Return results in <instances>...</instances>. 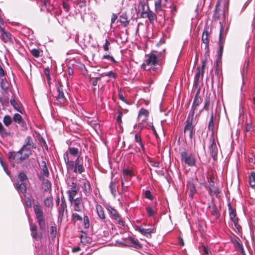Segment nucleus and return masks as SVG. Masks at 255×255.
<instances>
[{"label":"nucleus","mask_w":255,"mask_h":255,"mask_svg":"<svg viewBox=\"0 0 255 255\" xmlns=\"http://www.w3.org/2000/svg\"><path fill=\"white\" fill-rule=\"evenodd\" d=\"M31 53L35 57H38L40 56V51L37 49H33L31 50Z\"/></svg>","instance_id":"obj_59"},{"label":"nucleus","mask_w":255,"mask_h":255,"mask_svg":"<svg viewBox=\"0 0 255 255\" xmlns=\"http://www.w3.org/2000/svg\"><path fill=\"white\" fill-rule=\"evenodd\" d=\"M27 179L26 175L23 172H20L18 175V181H20L22 183L23 181H26Z\"/></svg>","instance_id":"obj_43"},{"label":"nucleus","mask_w":255,"mask_h":255,"mask_svg":"<svg viewBox=\"0 0 255 255\" xmlns=\"http://www.w3.org/2000/svg\"><path fill=\"white\" fill-rule=\"evenodd\" d=\"M68 151L70 155L73 157L78 156L80 155V152L78 148L69 147Z\"/></svg>","instance_id":"obj_32"},{"label":"nucleus","mask_w":255,"mask_h":255,"mask_svg":"<svg viewBox=\"0 0 255 255\" xmlns=\"http://www.w3.org/2000/svg\"><path fill=\"white\" fill-rule=\"evenodd\" d=\"M89 124L95 130H97L100 128V125L98 123H92V121H88Z\"/></svg>","instance_id":"obj_56"},{"label":"nucleus","mask_w":255,"mask_h":255,"mask_svg":"<svg viewBox=\"0 0 255 255\" xmlns=\"http://www.w3.org/2000/svg\"><path fill=\"white\" fill-rule=\"evenodd\" d=\"M206 187L208 189L209 194L211 196L215 195L217 197L218 194H219L220 193V190L217 187H213V188H211V187Z\"/></svg>","instance_id":"obj_30"},{"label":"nucleus","mask_w":255,"mask_h":255,"mask_svg":"<svg viewBox=\"0 0 255 255\" xmlns=\"http://www.w3.org/2000/svg\"><path fill=\"white\" fill-rule=\"evenodd\" d=\"M103 59H106L111 60L113 63H116V61L115 58L112 56L108 54L104 55L103 57Z\"/></svg>","instance_id":"obj_62"},{"label":"nucleus","mask_w":255,"mask_h":255,"mask_svg":"<svg viewBox=\"0 0 255 255\" xmlns=\"http://www.w3.org/2000/svg\"><path fill=\"white\" fill-rule=\"evenodd\" d=\"M54 97L59 104L62 105L65 103L66 99L64 96L62 85H59L57 87L56 91L54 93Z\"/></svg>","instance_id":"obj_9"},{"label":"nucleus","mask_w":255,"mask_h":255,"mask_svg":"<svg viewBox=\"0 0 255 255\" xmlns=\"http://www.w3.org/2000/svg\"><path fill=\"white\" fill-rule=\"evenodd\" d=\"M9 132H6L2 126V124L0 122V134L2 136L10 135Z\"/></svg>","instance_id":"obj_45"},{"label":"nucleus","mask_w":255,"mask_h":255,"mask_svg":"<svg viewBox=\"0 0 255 255\" xmlns=\"http://www.w3.org/2000/svg\"><path fill=\"white\" fill-rule=\"evenodd\" d=\"M96 209L99 217L103 221L105 220L106 219V216L104 213V209L102 206L99 204L96 205Z\"/></svg>","instance_id":"obj_26"},{"label":"nucleus","mask_w":255,"mask_h":255,"mask_svg":"<svg viewBox=\"0 0 255 255\" xmlns=\"http://www.w3.org/2000/svg\"><path fill=\"white\" fill-rule=\"evenodd\" d=\"M209 106H210V98L209 97H206L205 101V104L204 106V109L206 110V111H208L209 109Z\"/></svg>","instance_id":"obj_57"},{"label":"nucleus","mask_w":255,"mask_h":255,"mask_svg":"<svg viewBox=\"0 0 255 255\" xmlns=\"http://www.w3.org/2000/svg\"><path fill=\"white\" fill-rule=\"evenodd\" d=\"M154 5L156 12H158L162 11L161 0H155Z\"/></svg>","instance_id":"obj_40"},{"label":"nucleus","mask_w":255,"mask_h":255,"mask_svg":"<svg viewBox=\"0 0 255 255\" xmlns=\"http://www.w3.org/2000/svg\"><path fill=\"white\" fill-rule=\"evenodd\" d=\"M170 13L172 15V16H174L176 14V13L177 12V6L176 5L172 4L170 7Z\"/></svg>","instance_id":"obj_55"},{"label":"nucleus","mask_w":255,"mask_h":255,"mask_svg":"<svg viewBox=\"0 0 255 255\" xmlns=\"http://www.w3.org/2000/svg\"><path fill=\"white\" fill-rule=\"evenodd\" d=\"M7 156L8 159L11 163V165L13 167L14 166V161L20 163L26 159L20 149L17 152L9 151L8 153Z\"/></svg>","instance_id":"obj_6"},{"label":"nucleus","mask_w":255,"mask_h":255,"mask_svg":"<svg viewBox=\"0 0 255 255\" xmlns=\"http://www.w3.org/2000/svg\"><path fill=\"white\" fill-rule=\"evenodd\" d=\"M211 213L212 214L214 215L216 219H218L219 218L220 214L217 212V211L214 207L212 208Z\"/></svg>","instance_id":"obj_64"},{"label":"nucleus","mask_w":255,"mask_h":255,"mask_svg":"<svg viewBox=\"0 0 255 255\" xmlns=\"http://www.w3.org/2000/svg\"><path fill=\"white\" fill-rule=\"evenodd\" d=\"M136 230L138 231L142 235L147 238L151 237V234L154 233L156 232L155 228L144 229L140 226L137 227Z\"/></svg>","instance_id":"obj_17"},{"label":"nucleus","mask_w":255,"mask_h":255,"mask_svg":"<svg viewBox=\"0 0 255 255\" xmlns=\"http://www.w3.org/2000/svg\"><path fill=\"white\" fill-rule=\"evenodd\" d=\"M123 172L124 175L129 176V177L134 176L132 171L129 169H123Z\"/></svg>","instance_id":"obj_52"},{"label":"nucleus","mask_w":255,"mask_h":255,"mask_svg":"<svg viewBox=\"0 0 255 255\" xmlns=\"http://www.w3.org/2000/svg\"><path fill=\"white\" fill-rule=\"evenodd\" d=\"M31 235L32 237V238L36 241H39L42 238L41 234H38L37 233V231H31Z\"/></svg>","instance_id":"obj_46"},{"label":"nucleus","mask_w":255,"mask_h":255,"mask_svg":"<svg viewBox=\"0 0 255 255\" xmlns=\"http://www.w3.org/2000/svg\"><path fill=\"white\" fill-rule=\"evenodd\" d=\"M80 187L83 194L86 197L90 196L92 192V188L90 182L87 179L83 180L81 182Z\"/></svg>","instance_id":"obj_12"},{"label":"nucleus","mask_w":255,"mask_h":255,"mask_svg":"<svg viewBox=\"0 0 255 255\" xmlns=\"http://www.w3.org/2000/svg\"><path fill=\"white\" fill-rule=\"evenodd\" d=\"M72 220L73 221L76 222L78 221H82V217L80 215H79L78 214L76 213H73L72 214Z\"/></svg>","instance_id":"obj_50"},{"label":"nucleus","mask_w":255,"mask_h":255,"mask_svg":"<svg viewBox=\"0 0 255 255\" xmlns=\"http://www.w3.org/2000/svg\"><path fill=\"white\" fill-rule=\"evenodd\" d=\"M63 158L68 170L73 171L76 174H82L85 171L82 157L79 155L75 161H70L69 153L66 152L63 154Z\"/></svg>","instance_id":"obj_2"},{"label":"nucleus","mask_w":255,"mask_h":255,"mask_svg":"<svg viewBox=\"0 0 255 255\" xmlns=\"http://www.w3.org/2000/svg\"><path fill=\"white\" fill-rule=\"evenodd\" d=\"M220 0H218L216 4V7L214 10L213 16L216 19H223L225 18V12L226 10H228L229 6V3H225V1L222 0L220 2Z\"/></svg>","instance_id":"obj_4"},{"label":"nucleus","mask_w":255,"mask_h":255,"mask_svg":"<svg viewBox=\"0 0 255 255\" xmlns=\"http://www.w3.org/2000/svg\"><path fill=\"white\" fill-rule=\"evenodd\" d=\"M0 31L1 32L0 36L1 39L4 42L9 41L11 39V34L9 32L5 31L1 26H0Z\"/></svg>","instance_id":"obj_20"},{"label":"nucleus","mask_w":255,"mask_h":255,"mask_svg":"<svg viewBox=\"0 0 255 255\" xmlns=\"http://www.w3.org/2000/svg\"><path fill=\"white\" fill-rule=\"evenodd\" d=\"M145 197L150 201H152L153 199V197L152 195L151 192L148 190H146L145 192Z\"/></svg>","instance_id":"obj_58"},{"label":"nucleus","mask_w":255,"mask_h":255,"mask_svg":"<svg viewBox=\"0 0 255 255\" xmlns=\"http://www.w3.org/2000/svg\"><path fill=\"white\" fill-rule=\"evenodd\" d=\"M202 99L201 96H199L198 93L195 96L194 99L192 104L191 108V112L190 113H193V115L197 110V107L202 103Z\"/></svg>","instance_id":"obj_18"},{"label":"nucleus","mask_w":255,"mask_h":255,"mask_svg":"<svg viewBox=\"0 0 255 255\" xmlns=\"http://www.w3.org/2000/svg\"><path fill=\"white\" fill-rule=\"evenodd\" d=\"M146 6H148L147 4L146 1L143 0L142 1H140V2H139L138 4V12H140V11H141V12L146 11Z\"/></svg>","instance_id":"obj_34"},{"label":"nucleus","mask_w":255,"mask_h":255,"mask_svg":"<svg viewBox=\"0 0 255 255\" xmlns=\"http://www.w3.org/2000/svg\"><path fill=\"white\" fill-rule=\"evenodd\" d=\"M118 116L117 118V122L118 123V124L119 125H121V124L122 123V118L123 116V113L122 112L120 111H118Z\"/></svg>","instance_id":"obj_54"},{"label":"nucleus","mask_w":255,"mask_h":255,"mask_svg":"<svg viewBox=\"0 0 255 255\" xmlns=\"http://www.w3.org/2000/svg\"><path fill=\"white\" fill-rule=\"evenodd\" d=\"M189 195L192 198L196 192V188L194 184L193 183H190L189 184Z\"/></svg>","instance_id":"obj_47"},{"label":"nucleus","mask_w":255,"mask_h":255,"mask_svg":"<svg viewBox=\"0 0 255 255\" xmlns=\"http://www.w3.org/2000/svg\"><path fill=\"white\" fill-rule=\"evenodd\" d=\"M110 45V43L109 41L107 39L105 41V43L103 45V49L105 51H107L109 50V46Z\"/></svg>","instance_id":"obj_63"},{"label":"nucleus","mask_w":255,"mask_h":255,"mask_svg":"<svg viewBox=\"0 0 255 255\" xmlns=\"http://www.w3.org/2000/svg\"><path fill=\"white\" fill-rule=\"evenodd\" d=\"M220 31L219 35V50L218 53V57L217 60V62H218L219 61H220L222 58V54L223 52V48H224V40L223 38V31H224V27L223 25V23L220 21Z\"/></svg>","instance_id":"obj_11"},{"label":"nucleus","mask_w":255,"mask_h":255,"mask_svg":"<svg viewBox=\"0 0 255 255\" xmlns=\"http://www.w3.org/2000/svg\"><path fill=\"white\" fill-rule=\"evenodd\" d=\"M214 128V116L212 113L211 115L210 121L209 122L208 128L210 130H213Z\"/></svg>","instance_id":"obj_53"},{"label":"nucleus","mask_w":255,"mask_h":255,"mask_svg":"<svg viewBox=\"0 0 255 255\" xmlns=\"http://www.w3.org/2000/svg\"><path fill=\"white\" fill-rule=\"evenodd\" d=\"M78 191H74L71 190H68L67 191V194L68 195V200L73 201V199H74L75 196L78 193Z\"/></svg>","instance_id":"obj_36"},{"label":"nucleus","mask_w":255,"mask_h":255,"mask_svg":"<svg viewBox=\"0 0 255 255\" xmlns=\"http://www.w3.org/2000/svg\"><path fill=\"white\" fill-rule=\"evenodd\" d=\"M210 145L209 148V151L214 160H215L217 154L218 149L215 143L214 137L213 136L210 137Z\"/></svg>","instance_id":"obj_15"},{"label":"nucleus","mask_w":255,"mask_h":255,"mask_svg":"<svg viewBox=\"0 0 255 255\" xmlns=\"http://www.w3.org/2000/svg\"><path fill=\"white\" fill-rule=\"evenodd\" d=\"M13 121L23 129L26 128V124L22 117L19 114H15L13 117Z\"/></svg>","instance_id":"obj_19"},{"label":"nucleus","mask_w":255,"mask_h":255,"mask_svg":"<svg viewBox=\"0 0 255 255\" xmlns=\"http://www.w3.org/2000/svg\"><path fill=\"white\" fill-rule=\"evenodd\" d=\"M106 208L110 217L113 220H114L116 223L120 226H124V222L122 219L118 211L115 208L110 206H108Z\"/></svg>","instance_id":"obj_7"},{"label":"nucleus","mask_w":255,"mask_h":255,"mask_svg":"<svg viewBox=\"0 0 255 255\" xmlns=\"http://www.w3.org/2000/svg\"><path fill=\"white\" fill-rule=\"evenodd\" d=\"M42 181V188L44 191H48L51 190V185L50 181L46 179L45 178L42 180H40Z\"/></svg>","instance_id":"obj_27"},{"label":"nucleus","mask_w":255,"mask_h":255,"mask_svg":"<svg viewBox=\"0 0 255 255\" xmlns=\"http://www.w3.org/2000/svg\"><path fill=\"white\" fill-rule=\"evenodd\" d=\"M203 109L199 111L198 114H196L195 119L194 118L193 113H190L186 119V125L184 127V133H188L189 138L191 139L195 133V126L197 123L196 118L199 117Z\"/></svg>","instance_id":"obj_3"},{"label":"nucleus","mask_w":255,"mask_h":255,"mask_svg":"<svg viewBox=\"0 0 255 255\" xmlns=\"http://www.w3.org/2000/svg\"><path fill=\"white\" fill-rule=\"evenodd\" d=\"M68 190L79 191V188L76 183L72 182Z\"/></svg>","instance_id":"obj_60"},{"label":"nucleus","mask_w":255,"mask_h":255,"mask_svg":"<svg viewBox=\"0 0 255 255\" xmlns=\"http://www.w3.org/2000/svg\"><path fill=\"white\" fill-rule=\"evenodd\" d=\"M67 212V206H60L59 209V218H62L64 212Z\"/></svg>","instance_id":"obj_49"},{"label":"nucleus","mask_w":255,"mask_h":255,"mask_svg":"<svg viewBox=\"0 0 255 255\" xmlns=\"http://www.w3.org/2000/svg\"><path fill=\"white\" fill-rule=\"evenodd\" d=\"M18 192L20 194H24L26 192V186L23 183H19V181L16 184H14Z\"/></svg>","instance_id":"obj_25"},{"label":"nucleus","mask_w":255,"mask_h":255,"mask_svg":"<svg viewBox=\"0 0 255 255\" xmlns=\"http://www.w3.org/2000/svg\"><path fill=\"white\" fill-rule=\"evenodd\" d=\"M23 145H26V146H29V147L31 148H35L36 147V146L33 144L31 140V138L29 136L26 137V138H25V143Z\"/></svg>","instance_id":"obj_37"},{"label":"nucleus","mask_w":255,"mask_h":255,"mask_svg":"<svg viewBox=\"0 0 255 255\" xmlns=\"http://www.w3.org/2000/svg\"><path fill=\"white\" fill-rule=\"evenodd\" d=\"M148 112L147 110L142 108L139 112L138 120L141 122L146 120L148 117Z\"/></svg>","instance_id":"obj_21"},{"label":"nucleus","mask_w":255,"mask_h":255,"mask_svg":"<svg viewBox=\"0 0 255 255\" xmlns=\"http://www.w3.org/2000/svg\"><path fill=\"white\" fill-rule=\"evenodd\" d=\"M180 156L182 163H184L191 167L195 165L196 158L194 154L189 153L186 151H183L180 153Z\"/></svg>","instance_id":"obj_5"},{"label":"nucleus","mask_w":255,"mask_h":255,"mask_svg":"<svg viewBox=\"0 0 255 255\" xmlns=\"http://www.w3.org/2000/svg\"><path fill=\"white\" fill-rule=\"evenodd\" d=\"M41 167V171L39 174V179L42 180L43 178L45 177H48L49 176V172L48 170L46 163L45 160L41 161V164L40 165Z\"/></svg>","instance_id":"obj_16"},{"label":"nucleus","mask_w":255,"mask_h":255,"mask_svg":"<svg viewBox=\"0 0 255 255\" xmlns=\"http://www.w3.org/2000/svg\"><path fill=\"white\" fill-rule=\"evenodd\" d=\"M165 57V50L160 52L152 51L147 55L142 64L143 69L149 72L145 78V82L149 87L154 83L155 77L161 73L162 65Z\"/></svg>","instance_id":"obj_1"},{"label":"nucleus","mask_w":255,"mask_h":255,"mask_svg":"<svg viewBox=\"0 0 255 255\" xmlns=\"http://www.w3.org/2000/svg\"><path fill=\"white\" fill-rule=\"evenodd\" d=\"M50 234L52 239H55L57 234V228L55 226H51L50 229Z\"/></svg>","instance_id":"obj_42"},{"label":"nucleus","mask_w":255,"mask_h":255,"mask_svg":"<svg viewBox=\"0 0 255 255\" xmlns=\"http://www.w3.org/2000/svg\"><path fill=\"white\" fill-rule=\"evenodd\" d=\"M208 28H205L202 34V40L205 44V49H208L209 48V40L208 39Z\"/></svg>","instance_id":"obj_23"},{"label":"nucleus","mask_w":255,"mask_h":255,"mask_svg":"<svg viewBox=\"0 0 255 255\" xmlns=\"http://www.w3.org/2000/svg\"><path fill=\"white\" fill-rule=\"evenodd\" d=\"M44 205L47 208H52L53 206V198L52 196L47 197L44 201Z\"/></svg>","instance_id":"obj_35"},{"label":"nucleus","mask_w":255,"mask_h":255,"mask_svg":"<svg viewBox=\"0 0 255 255\" xmlns=\"http://www.w3.org/2000/svg\"><path fill=\"white\" fill-rule=\"evenodd\" d=\"M31 147L26 146V145H23L20 150L22 152V154L26 159L31 154Z\"/></svg>","instance_id":"obj_31"},{"label":"nucleus","mask_w":255,"mask_h":255,"mask_svg":"<svg viewBox=\"0 0 255 255\" xmlns=\"http://www.w3.org/2000/svg\"><path fill=\"white\" fill-rule=\"evenodd\" d=\"M229 216L231 220L234 223L235 227L238 225V219L236 218V213L232 210L231 206L229 204Z\"/></svg>","instance_id":"obj_24"},{"label":"nucleus","mask_w":255,"mask_h":255,"mask_svg":"<svg viewBox=\"0 0 255 255\" xmlns=\"http://www.w3.org/2000/svg\"><path fill=\"white\" fill-rule=\"evenodd\" d=\"M129 241H130V243L132 244V246L134 248L137 249H139L142 248L141 245L140 244L138 241L136 239H134L132 237H129Z\"/></svg>","instance_id":"obj_33"},{"label":"nucleus","mask_w":255,"mask_h":255,"mask_svg":"<svg viewBox=\"0 0 255 255\" xmlns=\"http://www.w3.org/2000/svg\"><path fill=\"white\" fill-rule=\"evenodd\" d=\"M206 61L207 59L206 58L202 59L201 66L198 67L197 68V72L194 78V82L196 85L198 84L200 77L202 78L203 77L205 68L206 66Z\"/></svg>","instance_id":"obj_10"},{"label":"nucleus","mask_w":255,"mask_h":255,"mask_svg":"<svg viewBox=\"0 0 255 255\" xmlns=\"http://www.w3.org/2000/svg\"><path fill=\"white\" fill-rule=\"evenodd\" d=\"M83 224L85 228L88 229L90 227V223L89 217L87 215H85L83 218Z\"/></svg>","instance_id":"obj_51"},{"label":"nucleus","mask_w":255,"mask_h":255,"mask_svg":"<svg viewBox=\"0 0 255 255\" xmlns=\"http://www.w3.org/2000/svg\"><path fill=\"white\" fill-rule=\"evenodd\" d=\"M127 182V180L125 178L122 179V191L123 192H126L128 190V187L129 186V183H126Z\"/></svg>","instance_id":"obj_44"},{"label":"nucleus","mask_w":255,"mask_h":255,"mask_svg":"<svg viewBox=\"0 0 255 255\" xmlns=\"http://www.w3.org/2000/svg\"><path fill=\"white\" fill-rule=\"evenodd\" d=\"M70 204L73 206V210L75 211L81 212L84 208L81 197L73 199V201H69Z\"/></svg>","instance_id":"obj_13"},{"label":"nucleus","mask_w":255,"mask_h":255,"mask_svg":"<svg viewBox=\"0 0 255 255\" xmlns=\"http://www.w3.org/2000/svg\"><path fill=\"white\" fill-rule=\"evenodd\" d=\"M3 122L6 127H8L12 123V119L8 115H5L3 117Z\"/></svg>","instance_id":"obj_41"},{"label":"nucleus","mask_w":255,"mask_h":255,"mask_svg":"<svg viewBox=\"0 0 255 255\" xmlns=\"http://www.w3.org/2000/svg\"><path fill=\"white\" fill-rule=\"evenodd\" d=\"M146 211L147 214L149 217H152L154 213L153 210L150 207H146Z\"/></svg>","instance_id":"obj_61"},{"label":"nucleus","mask_w":255,"mask_h":255,"mask_svg":"<svg viewBox=\"0 0 255 255\" xmlns=\"http://www.w3.org/2000/svg\"><path fill=\"white\" fill-rule=\"evenodd\" d=\"M199 250L200 252L206 255H209L210 253V250L207 247L205 246L204 245H202L201 247H200Z\"/></svg>","instance_id":"obj_48"},{"label":"nucleus","mask_w":255,"mask_h":255,"mask_svg":"<svg viewBox=\"0 0 255 255\" xmlns=\"http://www.w3.org/2000/svg\"><path fill=\"white\" fill-rule=\"evenodd\" d=\"M134 141L140 147L142 152L143 153L145 154V150L144 146L142 142V140L141 136L139 133H136L134 134Z\"/></svg>","instance_id":"obj_22"},{"label":"nucleus","mask_w":255,"mask_h":255,"mask_svg":"<svg viewBox=\"0 0 255 255\" xmlns=\"http://www.w3.org/2000/svg\"><path fill=\"white\" fill-rule=\"evenodd\" d=\"M249 183L252 188L255 189V172L252 173L250 176Z\"/></svg>","instance_id":"obj_38"},{"label":"nucleus","mask_w":255,"mask_h":255,"mask_svg":"<svg viewBox=\"0 0 255 255\" xmlns=\"http://www.w3.org/2000/svg\"><path fill=\"white\" fill-rule=\"evenodd\" d=\"M109 188L111 194L115 197L117 192V186L115 181H111L109 185Z\"/></svg>","instance_id":"obj_29"},{"label":"nucleus","mask_w":255,"mask_h":255,"mask_svg":"<svg viewBox=\"0 0 255 255\" xmlns=\"http://www.w3.org/2000/svg\"><path fill=\"white\" fill-rule=\"evenodd\" d=\"M10 103L12 106V107L14 108V109H15L18 112L22 113L20 108L17 104V103L16 102V101L13 98H11L10 100Z\"/></svg>","instance_id":"obj_39"},{"label":"nucleus","mask_w":255,"mask_h":255,"mask_svg":"<svg viewBox=\"0 0 255 255\" xmlns=\"http://www.w3.org/2000/svg\"><path fill=\"white\" fill-rule=\"evenodd\" d=\"M141 17L142 18H148L150 23H153L156 19V15L149 8L148 6L146 7V11L141 12Z\"/></svg>","instance_id":"obj_14"},{"label":"nucleus","mask_w":255,"mask_h":255,"mask_svg":"<svg viewBox=\"0 0 255 255\" xmlns=\"http://www.w3.org/2000/svg\"><path fill=\"white\" fill-rule=\"evenodd\" d=\"M119 20L124 27H127L129 24V21L128 19V16L126 13H123L120 15Z\"/></svg>","instance_id":"obj_28"},{"label":"nucleus","mask_w":255,"mask_h":255,"mask_svg":"<svg viewBox=\"0 0 255 255\" xmlns=\"http://www.w3.org/2000/svg\"><path fill=\"white\" fill-rule=\"evenodd\" d=\"M33 208L39 227L41 230H44L45 223L43 219L42 210L39 204L35 205Z\"/></svg>","instance_id":"obj_8"}]
</instances>
